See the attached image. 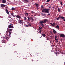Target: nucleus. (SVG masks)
Returning <instances> with one entry per match:
<instances>
[{
    "instance_id": "nucleus-50",
    "label": "nucleus",
    "mask_w": 65,
    "mask_h": 65,
    "mask_svg": "<svg viewBox=\"0 0 65 65\" xmlns=\"http://www.w3.org/2000/svg\"><path fill=\"white\" fill-rule=\"evenodd\" d=\"M34 1L33 0H32V2H33Z\"/></svg>"
},
{
    "instance_id": "nucleus-22",
    "label": "nucleus",
    "mask_w": 65,
    "mask_h": 65,
    "mask_svg": "<svg viewBox=\"0 0 65 65\" xmlns=\"http://www.w3.org/2000/svg\"><path fill=\"white\" fill-rule=\"evenodd\" d=\"M50 24H51V26H52V27H54V24H53L52 23H50Z\"/></svg>"
},
{
    "instance_id": "nucleus-34",
    "label": "nucleus",
    "mask_w": 65,
    "mask_h": 65,
    "mask_svg": "<svg viewBox=\"0 0 65 65\" xmlns=\"http://www.w3.org/2000/svg\"><path fill=\"white\" fill-rule=\"evenodd\" d=\"M60 4H61V5H63V4L62 3V2H60Z\"/></svg>"
},
{
    "instance_id": "nucleus-24",
    "label": "nucleus",
    "mask_w": 65,
    "mask_h": 65,
    "mask_svg": "<svg viewBox=\"0 0 65 65\" xmlns=\"http://www.w3.org/2000/svg\"><path fill=\"white\" fill-rule=\"evenodd\" d=\"M53 25H54V26H56V25H57L56 24V23H55V22H54V23H53Z\"/></svg>"
},
{
    "instance_id": "nucleus-2",
    "label": "nucleus",
    "mask_w": 65,
    "mask_h": 65,
    "mask_svg": "<svg viewBox=\"0 0 65 65\" xmlns=\"http://www.w3.org/2000/svg\"><path fill=\"white\" fill-rule=\"evenodd\" d=\"M12 31V29H8L7 30V31H6V33H7V32H8L9 33V36L10 37H10V35H10L11 34V31Z\"/></svg>"
},
{
    "instance_id": "nucleus-33",
    "label": "nucleus",
    "mask_w": 65,
    "mask_h": 65,
    "mask_svg": "<svg viewBox=\"0 0 65 65\" xmlns=\"http://www.w3.org/2000/svg\"><path fill=\"white\" fill-rule=\"evenodd\" d=\"M57 38V36L56 35L55 37V39H56Z\"/></svg>"
},
{
    "instance_id": "nucleus-42",
    "label": "nucleus",
    "mask_w": 65,
    "mask_h": 65,
    "mask_svg": "<svg viewBox=\"0 0 65 65\" xmlns=\"http://www.w3.org/2000/svg\"><path fill=\"white\" fill-rule=\"evenodd\" d=\"M36 6H37V7H38V5H37Z\"/></svg>"
},
{
    "instance_id": "nucleus-44",
    "label": "nucleus",
    "mask_w": 65,
    "mask_h": 65,
    "mask_svg": "<svg viewBox=\"0 0 65 65\" xmlns=\"http://www.w3.org/2000/svg\"><path fill=\"white\" fill-rule=\"evenodd\" d=\"M63 20L64 21H65V19H63Z\"/></svg>"
},
{
    "instance_id": "nucleus-58",
    "label": "nucleus",
    "mask_w": 65,
    "mask_h": 65,
    "mask_svg": "<svg viewBox=\"0 0 65 65\" xmlns=\"http://www.w3.org/2000/svg\"><path fill=\"white\" fill-rule=\"evenodd\" d=\"M64 64H65V62H64Z\"/></svg>"
},
{
    "instance_id": "nucleus-49",
    "label": "nucleus",
    "mask_w": 65,
    "mask_h": 65,
    "mask_svg": "<svg viewBox=\"0 0 65 65\" xmlns=\"http://www.w3.org/2000/svg\"><path fill=\"white\" fill-rule=\"evenodd\" d=\"M7 36V34H6V36Z\"/></svg>"
},
{
    "instance_id": "nucleus-17",
    "label": "nucleus",
    "mask_w": 65,
    "mask_h": 65,
    "mask_svg": "<svg viewBox=\"0 0 65 65\" xmlns=\"http://www.w3.org/2000/svg\"><path fill=\"white\" fill-rule=\"evenodd\" d=\"M24 19L23 20H25V21H27V20H28V19H27V18L26 17H24Z\"/></svg>"
},
{
    "instance_id": "nucleus-8",
    "label": "nucleus",
    "mask_w": 65,
    "mask_h": 65,
    "mask_svg": "<svg viewBox=\"0 0 65 65\" xmlns=\"http://www.w3.org/2000/svg\"><path fill=\"white\" fill-rule=\"evenodd\" d=\"M1 6L2 7H3V8L4 7H5L6 6V5H4L3 4H1Z\"/></svg>"
},
{
    "instance_id": "nucleus-55",
    "label": "nucleus",
    "mask_w": 65,
    "mask_h": 65,
    "mask_svg": "<svg viewBox=\"0 0 65 65\" xmlns=\"http://www.w3.org/2000/svg\"><path fill=\"white\" fill-rule=\"evenodd\" d=\"M9 17H10V15H9Z\"/></svg>"
},
{
    "instance_id": "nucleus-38",
    "label": "nucleus",
    "mask_w": 65,
    "mask_h": 65,
    "mask_svg": "<svg viewBox=\"0 0 65 65\" xmlns=\"http://www.w3.org/2000/svg\"><path fill=\"white\" fill-rule=\"evenodd\" d=\"M39 32L40 33H41V30H40Z\"/></svg>"
},
{
    "instance_id": "nucleus-16",
    "label": "nucleus",
    "mask_w": 65,
    "mask_h": 65,
    "mask_svg": "<svg viewBox=\"0 0 65 65\" xmlns=\"http://www.w3.org/2000/svg\"><path fill=\"white\" fill-rule=\"evenodd\" d=\"M32 19H33V18H32V17H29L28 18V20H32Z\"/></svg>"
},
{
    "instance_id": "nucleus-19",
    "label": "nucleus",
    "mask_w": 65,
    "mask_h": 65,
    "mask_svg": "<svg viewBox=\"0 0 65 65\" xmlns=\"http://www.w3.org/2000/svg\"><path fill=\"white\" fill-rule=\"evenodd\" d=\"M9 38H10V37H6V39L7 41H8V39Z\"/></svg>"
},
{
    "instance_id": "nucleus-3",
    "label": "nucleus",
    "mask_w": 65,
    "mask_h": 65,
    "mask_svg": "<svg viewBox=\"0 0 65 65\" xmlns=\"http://www.w3.org/2000/svg\"><path fill=\"white\" fill-rule=\"evenodd\" d=\"M40 25H41L42 27H43V26H44V25H43V23L44 24V22L43 21H40Z\"/></svg>"
},
{
    "instance_id": "nucleus-27",
    "label": "nucleus",
    "mask_w": 65,
    "mask_h": 65,
    "mask_svg": "<svg viewBox=\"0 0 65 65\" xmlns=\"http://www.w3.org/2000/svg\"><path fill=\"white\" fill-rule=\"evenodd\" d=\"M57 10L59 12H60V9L59 8H58L57 9Z\"/></svg>"
},
{
    "instance_id": "nucleus-21",
    "label": "nucleus",
    "mask_w": 65,
    "mask_h": 65,
    "mask_svg": "<svg viewBox=\"0 0 65 65\" xmlns=\"http://www.w3.org/2000/svg\"><path fill=\"white\" fill-rule=\"evenodd\" d=\"M60 15H59V17H58V18H56L57 20H59V19H60Z\"/></svg>"
},
{
    "instance_id": "nucleus-10",
    "label": "nucleus",
    "mask_w": 65,
    "mask_h": 65,
    "mask_svg": "<svg viewBox=\"0 0 65 65\" xmlns=\"http://www.w3.org/2000/svg\"><path fill=\"white\" fill-rule=\"evenodd\" d=\"M55 28L58 30H59L60 29L59 28V25H57V26L55 27Z\"/></svg>"
},
{
    "instance_id": "nucleus-47",
    "label": "nucleus",
    "mask_w": 65,
    "mask_h": 65,
    "mask_svg": "<svg viewBox=\"0 0 65 65\" xmlns=\"http://www.w3.org/2000/svg\"><path fill=\"white\" fill-rule=\"evenodd\" d=\"M50 33H51V34H52V31Z\"/></svg>"
},
{
    "instance_id": "nucleus-40",
    "label": "nucleus",
    "mask_w": 65,
    "mask_h": 65,
    "mask_svg": "<svg viewBox=\"0 0 65 65\" xmlns=\"http://www.w3.org/2000/svg\"><path fill=\"white\" fill-rule=\"evenodd\" d=\"M55 54H56V55H58V53H57L56 52Z\"/></svg>"
},
{
    "instance_id": "nucleus-23",
    "label": "nucleus",
    "mask_w": 65,
    "mask_h": 65,
    "mask_svg": "<svg viewBox=\"0 0 65 65\" xmlns=\"http://www.w3.org/2000/svg\"><path fill=\"white\" fill-rule=\"evenodd\" d=\"M42 29V27H39V30H41Z\"/></svg>"
},
{
    "instance_id": "nucleus-57",
    "label": "nucleus",
    "mask_w": 65,
    "mask_h": 65,
    "mask_svg": "<svg viewBox=\"0 0 65 65\" xmlns=\"http://www.w3.org/2000/svg\"><path fill=\"white\" fill-rule=\"evenodd\" d=\"M47 40H48V39H47Z\"/></svg>"
},
{
    "instance_id": "nucleus-31",
    "label": "nucleus",
    "mask_w": 65,
    "mask_h": 65,
    "mask_svg": "<svg viewBox=\"0 0 65 65\" xmlns=\"http://www.w3.org/2000/svg\"><path fill=\"white\" fill-rule=\"evenodd\" d=\"M11 15L13 16V14H14V13H11Z\"/></svg>"
},
{
    "instance_id": "nucleus-37",
    "label": "nucleus",
    "mask_w": 65,
    "mask_h": 65,
    "mask_svg": "<svg viewBox=\"0 0 65 65\" xmlns=\"http://www.w3.org/2000/svg\"><path fill=\"white\" fill-rule=\"evenodd\" d=\"M55 40H58V39H55Z\"/></svg>"
},
{
    "instance_id": "nucleus-28",
    "label": "nucleus",
    "mask_w": 65,
    "mask_h": 65,
    "mask_svg": "<svg viewBox=\"0 0 65 65\" xmlns=\"http://www.w3.org/2000/svg\"><path fill=\"white\" fill-rule=\"evenodd\" d=\"M11 10H15V8H14L12 7L11 9Z\"/></svg>"
},
{
    "instance_id": "nucleus-11",
    "label": "nucleus",
    "mask_w": 65,
    "mask_h": 65,
    "mask_svg": "<svg viewBox=\"0 0 65 65\" xmlns=\"http://www.w3.org/2000/svg\"><path fill=\"white\" fill-rule=\"evenodd\" d=\"M43 22L44 23V24H45V23H46V22H47V19H44L43 20Z\"/></svg>"
},
{
    "instance_id": "nucleus-6",
    "label": "nucleus",
    "mask_w": 65,
    "mask_h": 65,
    "mask_svg": "<svg viewBox=\"0 0 65 65\" xmlns=\"http://www.w3.org/2000/svg\"><path fill=\"white\" fill-rule=\"evenodd\" d=\"M15 17L18 18V19H21V16L20 15H15Z\"/></svg>"
},
{
    "instance_id": "nucleus-41",
    "label": "nucleus",
    "mask_w": 65,
    "mask_h": 65,
    "mask_svg": "<svg viewBox=\"0 0 65 65\" xmlns=\"http://www.w3.org/2000/svg\"><path fill=\"white\" fill-rule=\"evenodd\" d=\"M48 15H50V13H48Z\"/></svg>"
},
{
    "instance_id": "nucleus-36",
    "label": "nucleus",
    "mask_w": 65,
    "mask_h": 65,
    "mask_svg": "<svg viewBox=\"0 0 65 65\" xmlns=\"http://www.w3.org/2000/svg\"><path fill=\"white\" fill-rule=\"evenodd\" d=\"M26 27H29V26H28V25H25Z\"/></svg>"
},
{
    "instance_id": "nucleus-54",
    "label": "nucleus",
    "mask_w": 65,
    "mask_h": 65,
    "mask_svg": "<svg viewBox=\"0 0 65 65\" xmlns=\"http://www.w3.org/2000/svg\"><path fill=\"white\" fill-rule=\"evenodd\" d=\"M4 39H5V38H4Z\"/></svg>"
},
{
    "instance_id": "nucleus-56",
    "label": "nucleus",
    "mask_w": 65,
    "mask_h": 65,
    "mask_svg": "<svg viewBox=\"0 0 65 65\" xmlns=\"http://www.w3.org/2000/svg\"><path fill=\"white\" fill-rule=\"evenodd\" d=\"M1 2V0H0V2Z\"/></svg>"
},
{
    "instance_id": "nucleus-7",
    "label": "nucleus",
    "mask_w": 65,
    "mask_h": 65,
    "mask_svg": "<svg viewBox=\"0 0 65 65\" xmlns=\"http://www.w3.org/2000/svg\"><path fill=\"white\" fill-rule=\"evenodd\" d=\"M12 24H10L8 26V28H13V26H11Z\"/></svg>"
},
{
    "instance_id": "nucleus-46",
    "label": "nucleus",
    "mask_w": 65,
    "mask_h": 65,
    "mask_svg": "<svg viewBox=\"0 0 65 65\" xmlns=\"http://www.w3.org/2000/svg\"><path fill=\"white\" fill-rule=\"evenodd\" d=\"M43 15H46V14H44Z\"/></svg>"
},
{
    "instance_id": "nucleus-30",
    "label": "nucleus",
    "mask_w": 65,
    "mask_h": 65,
    "mask_svg": "<svg viewBox=\"0 0 65 65\" xmlns=\"http://www.w3.org/2000/svg\"><path fill=\"white\" fill-rule=\"evenodd\" d=\"M50 1H51V0H47L46 2H49Z\"/></svg>"
},
{
    "instance_id": "nucleus-15",
    "label": "nucleus",
    "mask_w": 65,
    "mask_h": 65,
    "mask_svg": "<svg viewBox=\"0 0 65 65\" xmlns=\"http://www.w3.org/2000/svg\"><path fill=\"white\" fill-rule=\"evenodd\" d=\"M6 1L5 0H2V3H5Z\"/></svg>"
},
{
    "instance_id": "nucleus-51",
    "label": "nucleus",
    "mask_w": 65,
    "mask_h": 65,
    "mask_svg": "<svg viewBox=\"0 0 65 65\" xmlns=\"http://www.w3.org/2000/svg\"><path fill=\"white\" fill-rule=\"evenodd\" d=\"M47 4V3H46V4Z\"/></svg>"
},
{
    "instance_id": "nucleus-25",
    "label": "nucleus",
    "mask_w": 65,
    "mask_h": 65,
    "mask_svg": "<svg viewBox=\"0 0 65 65\" xmlns=\"http://www.w3.org/2000/svg\"><path fill=\"white\" fill-rule=\"evenodd\" d=\"M28 26H29V27H31V24L30 23H28Z\"/></svg>"
},
{
    "instance_id": "nucleus-9",
    "label": "nucleus",
    "mask_w": 65,
    "mask_h": 65,
    "mask_svg": "<svg viewBox=\"0 0 65 65\" xmlns=\"http://www.w3.org/2000/svg\"><path fill=\"white\" fill-rule=\"evenodd\" d=\"M60 37H65V35L63 34H61L60 35Z\"/></svg>"
},
{
    "instance_id": "nucleus-14",
    "label": "nucleus",
    "mask_w": 65,
    "mask_h": 65,
    "mask_svg": "<svg viewBox=\"0 0 65 65\" xmlns=\"http://www.w3.org/2000/svg\"><path fill=\"white\" fill-rule=\"evenodd\" d=\"M53 32H54V34H56V33H57V31H56L55 30V29H53Z\"/></svg>"
},
{
    "instance_id": "nucleus-26",
    "label": "nucleus",
    "mask_w": 65,
    "mask_h": 65,
    "mask_svg": "<svg viewBox=\"0 0 65 65\" xmlns=\"http://www.w3.org/2000/svg\"><path fill=\"white\" fill-rule=\"evenodd\" d=\"M60 18H61V19H64V17H61V16H60Z\"/></svg>"
},
{
    "instance_id": "nucleus-53",
    "label": "nucleus",
    "mask_w": 65,
    "mask_h": 65,
    "mask_svg": "<svg viewBox=\"0 0 65 65\" xmlns=\"http://www.w3.org/2000/svg\"><path fill=\"white\" fill-rule=\"evenodd\" d=\"M31 61H32V62H33V60H32Z\"/></svg>"
},
{
    "instance_id": "nucleus-35",
    "label": "nucleus",
    "mask_w": 65,
    "mask_h": 65,
    "mask_svg": "<svg viewBox=\"0 0 65 65\" xmlns=\"http://www.w3.org/2000/svg\"><path fill=\"white\" fill-rule=\"evenodd\" d=\"M35 4V5H36V6H37V5H38V4H37L36 3Z\"/></svg>"
},
{
    "instance_id": "nucleus-4",
    "label": "nucleus",
    "mask_w": 65,
    "mask_h": 65,
    "mask_svg": "<svg viewBox=\"0 0 65 65\" xmlns=\"http://www.w3.org/2000/svg\"><path fill=\"white\" fill-rule=\"evenodd\" d=\"M21 23L22 25H23L24 24V22H23V20H19V21L18 22V23Z\"/></svg>"
},
{
    "instance_id": "nucleus-48",
    "label": "nucleus",
    "mask_w": 65,
    "mask_h": 65,
    "mask_svg": "<svg viewBox=\"0 0 65 65\" xmlns=\"http://www.w3.org/2000/svg\"><path fill=\"white\" fill-rule=\"evenodd\" d=\"M41 14H42V15H43V14H43V13H42Z\"/></svg>"
},
{
    "instance_id": "nucleus-39",
    "label": "nucleus",
    "mask_w": 65,
    "mask_h": 65,
    "mask_svg": "<svg viewBox=\"0 0 65 65\" xmlns=\"http://www.w3.org/2000/svg\"><path fill=\"white\" fill-rule=\"evenodd\" d=\"M12 16L14 18V17H15V16L14 15H13Z\"/></svg>"
},
{
    "instance_id": "nucleus-5",
    "label": "nucleus",
    "mask_w": 65,
    "mask_h": 65,
    "mask_svg": "<svg viewBox=\"0 0 65 65\" xmlns=\"http://www.w3.org/2000/svg\"><path fill=\"white\" fill-rule=\"evenodd\" d=\"M24 2L25 3H29V2L28 0H24Z\"/></svg>"
},
{
    "instance_id": "nucleus-12",
    "label": "nucleus",
    "mask_w": 65,
    "mask_h": 65,
    "mask_svg": "<svg viewBox=\"0 0 65 65\" xmlns=\"http://www.w3.org/2000/svg\"><path fill=\"white\" fill-rule=\"evenodd\" d=\"M6 12L8 14H9V12H8V10H7V9H6Z\"/></svg>"
},
{
    "instance_id": "nucleus-45",
    "label": "nucleus",
    "mask_w": 65,
    "mask_h": 65,
    "mask_svg": "<svg viewBox=\"0 0 65 65\" xmlns=\"http://www.w3.org/2000/svg\"><path fill=\"white\" fill-rule=\"evenodd\" d=\"M31 20H32V21H34V19H32Z\"/></svg>"
},
{
    "instance_id": "nucleus-32",
    "label": "nucleus",
    "mask_w": 65,
    "mask_h": 65,
    "mask_svg": "<svg viewBox=\"0 0 65 65\" xmlns=\"http://www.w3.org/2000/svg\"><path fill=\"white\" fill-rule=\"evenodd\" d=\"M41 7V8H43V7H43V5H42Z\"/></svg>"
},
{
    "instance_id": "nucleus-29",
    "label": "nucleus",
    "mask_w": 65,
    "mask_h": 65,
    "mask_svg": "<svg viewBox=\"0 0 65 65\" xmlns=\"http://www.w3.org/2000/svg\"><path fill=\"white\" fill-rule=\"evenodd\" d=\"M55 41L56 43H57L59 42V41L58 40H55Z\"/></svg>"
},
{
    "instance_id": "nucleus-13",
    "label": "nucleus",
    "mask_w": 65,
    "mask_h": 65,
    "mask_svg": "<svg viewBox=\"0 0 65 65\" xmlns=\"http://www.w3.org/2000/svg\"><path fill=\"white\" fill-rule=\"evenodd\" d=\"M41 35H42L43 37H45L46 35L45 34L43 33H41Z\"/></svg>"
},
{
    "instance_id": "nucleus-1",
    "label": "nucleus",
    "mask_w": 65,
    "mask_h": 65,
    "mask_svg": "<svg viewBox=\"0 0 65 65\" xmlns=\"http://www.w3.org/2000/svg\"><path fill=\"white\" fill-rule=\"evenodd\" d=\"M42 11V12H45V13H50L49 12V9H46L45 8H43V9H41Z\"/></svg>"
},
{
    "instance_id": "nucleus-43",
    "label": "nucleus",
    "mask_w": 65,
    "mask_h": 65,
    "mask_svg": "<svg viewBox=\"0 0 65 65\" xmlns=\"http://www.w3.org/2000/svg\"><path fill=\"white\" fill-rule=\"evenodd\" d=\"M49 8H51V6H50L49 7Z\"/></svg>"
},
{
    "instance_id": "nucleus-52",
    "label": "nucleus",
    "mask_w": 65,
    "mask_h": 65,
    "mask_svg": "<svg viewBox=\"0 0 65 65\" xmlns=\"http://www.w3.org/2000/svg\"><path fill=\"white\" fill-rule=\"evenodd\" d=\"M41 37H42V36H41V37H40V38H41Z\"/></svg>"
},
{
    "instance_id": "nucleus-18",
    "label": "nucleus",
    "mask_w": 65,
    "mask_h": 65,
    "mask_svg": "<svg viewBox=\"0 0 65 65\" xmlns=\"http://www.w3.org/2000/svg\"><path fill=\"white\" fill-rule=\"evenodd\" d=\"M24 14L25 16L29 15V14H28V13H25Z\"/></svg>"
},
{
    "instance_id": "nucleus-20",
    "label": "nucleus",
    "mask_w": 65,
    "mask_h": 65,
    "mask_svg": "<svg viewBox=\"0 0 65 65\" xmlns=\"http://www.w3.org/2000/svg\"><path fill=\"white\" fill-rule=\"evenodd\" d=\"M2 43H5L6 42V41L5 40H2Z\"/></svg>"
}]
</instances>
